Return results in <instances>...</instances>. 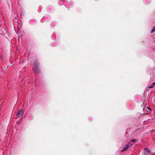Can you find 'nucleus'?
<instances>
[{"instance_id": "obj_5", "label": "nucleus", "mask_w": 155, "mask_h": 155, "mask_svg": "<svg viewBox=\"0 0 155 155\" xmlns=\"http://www.w3.org/2000/svg\"><path fill=\"white\" fill-rule=\"evenodd\" d=\"M68 4L69 5V7H72V5L73 4V2H72L70 1L68 3Z\"/></svg>"}, {"instance_id": "obj_9", "label": "nucleus", "mask_w": 155, "mask_h": 155, "mask_svg": "<svg viewBox=\"0 0 155 155\" xmlns=\"http://www.w3.org/2000/svg\"><path fill=\"white\" fill-rule=\"evenodd\" d=\"M152 84H153V85H155V82H153V83H152Z\"/></svg>"}, {"instance_id": "obj_2", "label": "nucleus", "mask_w": 155, "mask_h": 155, "mask_svg": "<svg viewBox=\"0 0 155 155\" xmlns=\"http://www.w3.org/2000/svg\"><path fill=\"white\" fill-rule=\"evenodd\" d=\"M144 150H146V152H145L144 155H148L150 154L151 153V151L150 150H149L147 148H145Z\"/></svg>"}, {"instance_id": "obj_11", "label": "nucleus", "mask_w": 155, "mask_h": 155, "mask_svg": "<svg viewBox=\"0 0 155 155\" xmlns=\"http://www.w3.org/2000/svg\"><path fill=\"white\" fill-rule=\"evenodd\" d=\"M154 102H155V100H154Z\"/></svg>"}, {"instance_id": "obj_8", "label": "nucleus", "mask_w": 155, "mask_h": 155, "mask_svg": "<svg viewBox=\"0 0 155 155\" xmlns=\"http://www.w3.org/2000/svg\"><path fill=\"white\" fill-rule=\"evenodd\" d=\"M153 86H150V87H148V88H152L153 87Z\"/></svg>"}, {"instance_id": "obj_3", "label": "nucleus", "mask_w": 155, "mask_h": 155, "mask_svg": "<svg viewBox=\"0 0 155 155\" xmlns=\"http://www.w3.org/2000/svg\"><path fill=\"white\" fill-rule=\"evenodd\" d=\"M22 109H20L19 110L18 113H17L16 114V117L18 118L19 117L21 116V114H22Z\"/></svg>"}, {"instance_id": "obj_10", "label": "nucleus", "mask_w": 155, "mask_h": 155, "mask_svg": "<svg viewBox=\"0 0 155 155\" xmlns=\"http://www.w3.org/2000/svg\"><path fill=\"white\" fill-rule=\"evenodd\" d=\"M0 58L2 60V57H1V56L0 57Z\"/></svg>"}, {"instance_id": "obj_7", "label": "nucleus", "mask_w": 155, "mask_h": 155, "mask_svg": "<svg viewBox=\"0 0 155 155\" xmlns=\"http://www.w3.org/2000/svg\"><path fill=\"white\" fill-rule=\"evenodd\" d=\"M131 142H136V140L135 139L132 140L130 141Z\"/></svg>"}, {"instance_id": "obj_1", "label": "nucleus", "mask_w": 155, "mask_h": 155, "mask_svg": "<svg viewBox=\"0 0 155 155\" xmlns=\"http://www.w3.org/2000/svg\"><path fill=\"white\" fill-rule=\"evenodd\" d=\"M38 64L35 62L34 64V68L33 70L35 73H38L40 72V70L38 67Z\"/></svg>"}, {"instance_id": "obj_6", "label": "nucleus", "mask_w": 155, "mask_h": 155, "mask_svg": "<svg viewBox=\"0 0 155 155\" xmlns=\"http://www.w3.org/2000/svg\"><path fill=\"white\" fill-rule=\"evenodd\" d=\"M154 32H155V27H153V29L150 32L152 33Z\"/></svg>"}, {"instance_id": "obj_4", "label": "nucleus", "mask_w": 155, "mask_h": 155, "mask_svg": "<svg viewBox=\"0 0 155 155\" xmlns=\"http://www.w3.org/2000/svg\"><path fill=\"white\" fill-rule=\"evenodd\" d=\"M129 147V145L128 144L126 145L124 147V148L123 150H121V152H123L124 151L127 150V149Z\"/></svg>"}]
</instances>
